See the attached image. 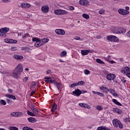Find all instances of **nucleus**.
Wrapping results in <instances>:
<instances>
[{"mask_svg": "<svg viewBox=\"0 0 130 130\" xmlns=\"http://www.w3.org/2000/svg\"><path fill=\"white\" fill-rule=\"evenodd\" d=\"M21 8H24L25 9H28L31 7V4L28 3H22L20 4Z\"/></svg>", "mask_w": 130, "mask_h": 130, "instance_id": "nucleus-13", "label": "nucleus"}, {"mask_svg": "<svg viewBox=\"0 0 130 130\" xmlns=\"http://www.w3.org/2000/svg\"><path fill=\"white\" fill-rule=\"evenodd\" d=\"M109 91H110V93L111 94H112V95H113L116 97H117V96H118L117 93H115V90L114 89L110 88Z\"/></svg>", "mask_w": 130, "mask_h": 130, "instance_id": "nucleus-19", "label": "nucleus"}, {"mask_svg": "<svg viewBox=\"0 0 130 130\" xmlns=\"http://www.w3.org/2000/svg\"><path fill=\"white\" fill-rule=\"evenodd\" d=\"M35 93H36V91H32L31 92V93H30V96H32V95H34V94H35Z\"/></svg>", "mask_w": 130, "mask_h": 130, "instance_id": "nucleus-61", "label": "nucleus"}, {"mask_svg": "<svg viewBox=\"0 0 130 130\" xmlns=\"http://www.w3.org/2000/svg\"><path fill=\"white\" fill-rule=\"evenodd\" d=\"M46 73H47V75H49L51 73V70H48L46 72Z\"/></svg>", "mask_w": 130, "mask_h": 130, "instance_id": "nucleus-60", "label": "nucleus"}, {"mask_svg": "<svg viewBox=\"0 0 130 130\" xmlns=\"http://www.w3.org/2000/svg\"><path fill=\"white\" fill-rule=\"evenodd\" d=\"M121 81L123 84H125V83L126 82V79H125V78H124V77H122V78H121Z\"/></svg>", "mask_w": 130, "mask_h": 130, "instance_id": "nucleus-45", "label": "nucleus"}, {"mask_svg": "<svg viewBox=\"0 0 130 130\" xmlns=\"http://www.w3.org/2000/svg\"><path fill=\"white\" fill-rule=\"evenodd\" d=\"M129 72L130 68L129 67H125L121 70V73H122L124 75H126V74H129Z\"/></svg>", "mask_w": 130, "mask_h": 130, "instance_id": "nucleus-8", "label": "nucleus"}, {"mask_svg": "<svg viewBox=\"0 0 130 130\" xmlns=\"http://www.w3.org/2000/svg\"><path fill=\"white\" fill-rule=\"evenodd\" d=\"M22 130H34V129L32 128H30L29 127L25 126V127H22Z\"/></svg>", "mask_w": 130, "mask_h": 130, "instance_id": "nucleus-43", "label": "nucleus"}, {"mask_svg": "<svg viewBox=\"0 0 130 130\" xmlns=\"http://www.w3.org/2000/svg\"><path fill=\"white\" fill-rule=\"evenodd\" d=\"M113 125L114 127H119L120 128H123V125L121 123V122L117 119H114L112 121Z\"/></svg>", "mask_w": 130, "mask_h": 130, "instance_id": "nucleus-2", "label": "nucleus"}, {"mask_svg": "<svg viewBox=\"0 0 130 130\" xmlns=\"http://www.w3.org/2000/svg\"><path fill=\"white\" fill-rule=\"evenodd\" d=\"M68 8L70 11H74V10H75V7L73 6H69Z\"/></svg>", "mask_w": 130, "mask_h": 130, "instance_id": "nucleus-52", "label": "nucleus"}, {"mask_svg": "<svg viewBox=\"0 0 130 130\" xmlns=\"http://www.w3.org/2000/svg\"><path fill=\"white\" fill-rule=\"evenodd\" d=\"M32 112L35 114H38V110L35 108H32Z\"/></svg>", "mask_w": 130, "mask_h": 130, "instance_id": "nucleus-40", "label": "nucleus"}, {"mask_svg": "<svg viewBox=\"0 0 130 130\" xmlns=\"http://www.w3.org/2000/svg\"><path fill=\"white\" fill-rule=\"evenodd\" d=\"M112 102L114 104H116V105H118V106H122V104H121L116 99H113Z\"/></svg>", "mask_w": 130, "mask_h": 130, "instance_id": "nucleus-22", "label": "nucleus"}, {"mask_svg": "<svg viewBox=\"0 0 130 130\" xmlns=\"http://www.w3.org/2000/svg\"><path fill=\"white\" fill-rule=\"evenodd\" d=\"M55 32L58 35H64V34H66L64 30L62 29H55Z\"/></svg>", "mask_w": 130, "mask_h": 130, "instance_id": "nucleus-11", "label": "nucleus"}, {"mask_svg": "<svg viewBox=\"0 0 130 130\" xmlns=\"http://www.w3.org/2000/svg\"><path fill=\"white\" fill-rule=\"evenodd\" d=\"M4 42H5L6 43L16 44L18 43V41H17V40H13L11 39H5L4 40Z\"/></svg>", "mask_w": 130, "mask_h": 130, "instance_id": "nucleus-10", "label": "nucleus"}, {"mask_svg": "<svg viewBox=\"0 0 130 130\" xmlns=\"http://www.w3.org/2000/svg\"><path fill=\"white\" fill-rule=\"evenodd\" d=\"M125 121L127 122H130V118H126Z\"/></svg>", "mask_w": 130, "mask_h": 130, "instance_id": "nucleus-58", "label": "nucleus"}, {"mask_svg": "<svg viewBox=\"0 0 130 130\" xmlns=\"http://www.w3.org/2000/svg\"><path fill=\"white\" fill-rule=\"evenodd\" d=\"M112 31L115 34H118V33H119V32L118 31V27H113V29H112Z\"/></svg>", "mask_w": 130, "mask_h": 130, "instance_id": "nucleus-25", "label": "nucleus"}, {"mask_svg": "<svg viewBox=\"0 0 130 130\" xmlns=\"http://www.w3.org/2000/svg\"><path fill=\"white\" fill-rule=\"evenodd\" d=\"M100 90L104 93H108L109 92V88L104 86H100Z\"/></svg>", "mask_w": 130, "mask_h": 130, "instance_id": "nucleus-12", "label": "nucleus"}, {"mask_svg": "<svg viewBox=\"0 0 130 130\" xmlns=\"http://www.w3.org/2000/svg\"><path fill=\"white\" fill-rule=\"evenodd\" d=\"M27 113L28 115H29L30 116H35L34 113H33L32 112H30L29 110L27 111Z\"/></svg>", "mask_w": 130, "mask_h": 130, "instance_id": "nucleus-36", "label": "nucleus"}, {"mask_svg": "<svg viewBox=\"0 0 130 130\" xmlns=\"http://www.w3.org/2000/svg\"><path fill=\"white\" fill-rule=\"evenodd\" d=\"M77 86H79V85H84L85 84V82L83 81H78L77 83H76Z\"/></svg>", "mask_w": 130, "mask_h": 130, "instance_id": "nucleus-44", "label": "nucleus"}, {"mask_svg": "<svg viewBox=\"0 0 130 130\" xmlns=\"http://www.w3.org/2000/svg\"><path fill=\"white\" fill-rule=\"evenodd\" d=\"M104 59H105V60H107V61H110L109 59H110V55H108L107 57H105Z\"/></svg>", "mask_w": 130, "mask_h": 130, "instance_id": "nucleus-50", "label": "nucleus"}, {"mask_svg": "<svg viewBox=\"0 0 130 130\" xmlns=\"http://www.w3.org/2000/svg\"><path fill=\"white\" fill-rule=\"evenodd\" d=\"M11 1L10 0H2V3H10Z\"/></svg>", "mask_w": 130, "mask_h": 130, "instance_id": "nucleus-56", "label": "nucleus"}, {"mask_svg": "<svg viewBox=\"0 0 130 130\" xmlns=\"http://www.w3.org/2000/svg\"><path fill=\"white\" fill-rule=\"evenodd\" d=\"M116 78V76L114 74H109L106 76V79L108 81H113Z\"/></svg>", "mask_w": 130, "mask_h": 130, "instance_id": "nucleus-7", "label": "nucleus"}, {"mask_svg": "<svg viewBox=\"0 0 130 130\" xmlns=\"http://www.w3.org/2000/svg\"><path fill=\"white\" fill-rule=\"evenodd\" d=\"M98 130H110V129L108 128V127L105 126V127H98Z\"/></svg>", "mask_w": 130, "mask_h": 130, "instance_id": "nucleus-30", "label": "nucleus"}, {"mask_svg": "<svg viewBox=\"0 0 130 130\" xmlns=\"http://www.w3.org/2000/svg\"><path fill=\"white\" fill-rule=\"evenodd\" d=\"M56 108H57V105H56L55 103H54L53 104L51 111H52V112H53V111L56 110Z\"/></svg>", "mask_w": 130, "mask_h": 130, "instance_id": "nucleus-26", "label": "nucleus"}, {"mask_svg": "<svg viewBox=\"0 0 130 130\" xmlns=\"http://www.w3.org/2000/svg\"><path fill=\"white\" fill-rule=\"evenodd\" d=\"M22 50H24L26 52H30V51H31V50L30 49V48L27 47H23L22 48Z\"/></svg>", "mask_w": 130, "mask_h": 130, "instance_id": "nucleus-29", "label": "nucleus"}, {"mask_svg": "<svg viewBox=\"0 0 130 130\" xmlns=\"http://www.w3.org/2000/svg\"><path fill=\"white\" fill-rule=\"evenodd\" d=\"M113 111H114V112H116V113H118V114H121V112H122L121 110H120L118 108H114Z\"/></svg>", "mask_w": 130, "mask_h": 130, "instance_id": "nucleus-27", "label": "nucleus"}, {"mask_svg": "<svg viewBox=\"0 0 130 130\" xmlns=\"http://www.w3.org/2000/svg\"><path fill=\"white\" fill-rule=\"evenodd\" d=\"M8 129H9V130H19V128L17 127L9 126L8 127Z\"/></svg>", "mask_w": 130, "mask_h": 130, "instance_id": "nucleus-35", "label": "nucleus"}, {"mask_svg": "<svg viewBox=\"0 0 130 130\" xmlns=\"http://www.w3.org/2000/svg\"><path fill=\"white\" fill-rule=\"evenodd\" d=\"M11 116H17V112L16 113H12L11 114Z\"/></svg>", "mask_w": 130, "mask_h": 130, "instance_id": "nucleus-57", "label": "nucleus"}, {"mask_svg": "<svg viewBox=\"0 0 130 130\" xmlns=\"http://www.w3.org/2000/svg\"><path fill=\"white\" fill-rule=\"evenodd\" d=\"M126 76L128 77V78H129V79H130V73L129 72L128 73L126 74Z\"/></svg>", "mask_w": 130, "mask_h": 130, "instance_id": "nucleus-64", "label": "nucleus"}, {"mask_svg": "<svg viewBox=\"0 0 130 130\" xmlns=\"http://www.w3.org/2000/svg\"><path fill=\"white\" fill-rule=\"evenodd\" d=\"M56 80L54 77H51L50 80H45V82L47 84H53V83L55 84V83H56V82H55Z\"/></svg>", "mask_w": 130, "mask_h": 130, "instance_id": "nucleus-14", "label": "nucleus"}, {"mask_svg": "<svg viewBox=\"0 0 130 130\" xmlns=\"http://www.w3.org/2000/svg\"><path fill=\"white\" fill-rule=\"evenodd\" d=\"M109 62L110 63H112V64H113V63H116V62H115V61H114L113 60L109 61Z\"/></svg>", "mask_w": 130, "mask_h": 130, "instance_id": "nucleus-55", "label": "nucleus"}, {"mask_svg": "<svg viewBox=\"0 0 130 130\" xmlns=\"http://www.w3.org/2000/svg\"><path fill=\"white\" fill-rule=\"evenodd\" d=\"M30 86L31 89H35V88H36V87H37V83H36V82H35V81H32V82L30 83Z\"/></svg>", "mask_w": 130, "mask_h": 130, "instance_id": "nucleus-24", "label": "nucleus"}, {"mask_svg": "<svg viewBox=\"0 0 130 130\" xmlns=\"http://www.w3.org/2000/svg\"><path fill=\"white\" fill-rule=\"evenodd\" d=\"M23 72V65L19 63L13 71V76L15 79H18Z\"/></svg>", "mask_w": 130, "mask_h": 130, "instance_id": "nucleus-1", "label": "nucleus"}, {"mask_svg": "<svg viewBox=\"0 0 130 130\" xmlns=\"http://www.w3.org/2000/svg\"><path fill=\"white\" fill-rule=\"evenodd\" d=\"M97 95H98L99 96H100V97H104V94H103V93L100 92H98Z\"/></svg>", "mask_w": 130, "mask_h": 130, "instance_id": "nucleus-53", "label": "nucleus"}, {"mask_svg": "<svg viewBox=\"0 0 130 130\" xmlns=\"http://www.w3.org/2000/svg\"><path fill=\"white\" fill-rule=\"evenodd\" d=\"M66 54L67 52L66 51H63L62 52H61L60 55L61 57H63V56H66Z\"/></svg>", "mask_w": 130, "mask_h": 130, "instance_id": "nucleus-37", "label": "nucleus"}, {"mask_svg": "<svg viewBox=\"0 0 130 130\" xmlns=\"http://www.w3.org/2000/svg\"><path fill=\"white\" fill-rule=\"evenodd\" d=\"M13 57L15 58V59H18V60H20V59H23L24 58L23 56L19 55H14Z\"/></svg>", "mask_w": 130, "mask_h": 130, "instance_id": "nucleus-20", "label": "nucleus"}, {"mask_svg": "<svg viewBox=\"0 0 130 130\" xmlns=\"http://www.w3.org/2000/svg\"><path fill=\"white\" fill-rule=\"evenodd\" d=\"M5 97H7V98H9V99H12L13 100H16V96L12 94H6Z\"/></svg>", "mask_w": 130, "mask_h": 130, "instance_id": "nucleus-21", "label": "nucleus"}, {"mask_svg": "<svg viewBox=\"0 0 130 130\" xmlns=\"http://www.w3.org/2000/svg\"><path fill=\"white\" fill-rule=\"evenodd\" d=\"M84 73L85 75H90V71H89L87 69H85L84 70Z\"/></svg>", "mask_w": 130, "mask_h": 130, "instance_id": "nucleus-41", "label": "nucleus"}, {"mask_svg": "<svg viewBox=\"0 0 130 130\" xmlns=\"http://www.w3.org/2000/svg\"><path fill=\"white\" fill-rule=\"evenodd\" d=\"M82 17L83 18H84L85 19H86L87 20H88V19H89L90 16H89V15H88V14H83L82 15Z\"/></svg>", "mask_w": 130, "mask_h": 130, "instance_id": "nucleus-39", "label": "nucleus"}, {"mask_svg": "<svg viewBox=\"0 0 130 130\" xmlns=\"http://www.w3.org/2000/svg\"><path fill=\"white\" fill-rule=\"evenodd\" d=\"M41 41L42 42V43L43 45L45 44V43H47V42L49 41V39H48V38H45L41 40Z\"/></svg>", "mask_w": 130, "mask_h": 130, "instance_id": "nucleus-28", "label": "nucleus"}, {"mask_svg": "<svg viewBox=\"0 0 130 130\" xmlns=\"http://www.w3.org/2000/svg\"><path fill=\"white\" fill-rule=\"evenodd\" d=\"M125 11H127V12H128V11H129V7H125Z\"/></svg>", "mask_w": 130, "mask_h": 130, "instance_id": "nucleus-62", "label": "nucleus"}, {"mask_svg": "<svg viewBox=\"0 0 130 130\" xmlns=\"http://www.w3.org/2000/svg\"><path fill=\"white\" fill-rule=\"evenodd\" d=\"M28 80H29V78L28 77H25L22 79L23 82L24 83H26Z\"/></svg>", "mask_w": 130, "mask_h": 130, "instance_id": "nucleus-48", "label": "nucleus"}, {"mask_svg": "<svg viewBox=\"0 0 130 130\" xmlns=\"http://www.w3.org/2000/svg\"><path fill=\"white\" fill-rule=\"evenodd\" d=\"M79 106H81V107H84V108H86L88 106L87 104H84V103H79Z\"/></svg>", "mask_w": 130, "mask_h": 130, "instance_id": "nucleus-32", "label": "nucleus"}, {"mask_svg": "<svg viewBox=\"0 0 130 130\" xmlns=\"http://www.w3.org/2000/svg\"><path fill=\"white\" fill-rule=\"evenodd\" d=\"M32 42H36L34 45L35 47H40V46L43 45L41 40L38 38H32Z\"/></svg>", "mask_w": 130, "mask_h": 130, "instance_id": "nucleus-3", "label": "nucleus"}, {"mask_svg": "<svg viewBox=\"0 0 130 130\" xmlns=\"http://www.w3.org/2000/svg\"><path fill=\"white\" fill-rule=\"evenodd\" d=\"M23 115V113L17 112H16V116H22Z\"/></svg>", "mask_w": 130, "mask_h": 130, "instance_id": "nucleus-49", "label": "nucleus"}, {"mask_svg": "<svg viewBox=\"0 0 130 130\" xmlns=\"http://www.w3.org/2000/svg\"><path fill=\"white\" fill-rule=\"evenodd\" d=\"M50 79H51V77H44V80H45V81H49V80H50Z\"/></svg>", "mask_w": 130, "mask_h": 130, "instance_id": "nucleus-54", "label": "nucleus"}, {"mask_svg": "<svg viewBox=\"0 0 130 130\" xmlns=\"http://www.w3.org/2000/svg\"><path fill=\"white\" fill-rule=\"evenodd\" d=\"M74 39L75 40H80V39H81V38L80 37H75L74 38Z\"/></svg>", "mask_w": 130, "mask_h": 130, "instance_id": "nucleus-59", "label": "nucleus"}, {"mask_svg": "<svg viewBox=\"0 0 130 130\" xmlns=\"http://www.w3.org/2000/svg\"><path fill=\"white\" fill-rule=\"evenodd\" d=\"M56 85V87H57L58 90H60V88H61V85H60V84H59L58 82H55V84Z\"/></svg>", "mask_w": 130, "mask_h": 130, "instance_id": "nucleus-33", "label": "nucleus"}, {"mask_svg": "<svg viewBox=\"0 0 130 130\" xmlns=\"http://www.w3.org/2000/svg\"><path fill=\"white\" fill-rule=\"evenodd\" d=\"M99 13L100 15H103V14L105 13V10L104 9H101V10L99 11Z\"/></svg>", "mask_w": 130, "mask_h": 130, "instance_id": "nucleus-47", "label": "nucleus"}, {"mask_svg": "<svg viewBox=\"0 0 130 130\" xmlns=\"http://www.w3.org/2000/svg\"><path fill=\"white\" fill-rule=\"evenodd\" d=\"M120 30L121 34H123V33H125V32H126V29L124 27H120Z\"/></svg>", "mask_w": 130, "mask_h": 130, "instance_id": "nucleus-34", "label": "nucleus"}, {"mask_svg": "<svg viewBox=\"0 0 130 130\" xmlns=\"http://www.w3.org/2000/svg\"><path fill=\"white\" fill-rule=\"evenodd\" d=\"M28 37H30V35H29V34L26 33L23 35V36L22 37V39H25V38H28Z\"/></svg>", "mask_w": 130, "mask_h": 130, "instance_id": "nucleus-38", "label": "nucleus"}, {"mask_svg": "<svg viewBox=\"0 0 130 130\" xmlns=\"http://www.w3.org/2000/svg\"><path fill=\"white\" fill-rule=\"evenodd\" d=\"M0 103L2 104V105H7V103L6 102V101L4 100H1L0 101Z\"/></svg>", "mask_w": 130, "mask_h": 130, "instance_id": "nucleus-42", "label": "nucleus"}, {"mask_svg": "<svg viewBox=\"0 0 130 130\" xmlns=\"http://www.w3.org/2000/svg\"><path fill=\"white\" fill-rule=\"evenodd\" d=\"M41 10L43 12L47 13L49 11V7L48 6H44L42 7Z\"/></svg>", "mask_w": 130, "mask_h": 130, "instance_id": "nucleus-16", "label": "nucleus"}, {"mask_svg": "<svg viewBox=\"0 0 130 130\" xmlns=\"http://www.w3.org/2000/svg\"><path fill=\"white\" fill-rule=\"evenodd\" d=\"M72 93V94L74 95V96H77V97H79V96L82 94V90L78 88L73 91Z\"/></svg>", "mask_w": 130, "mask_h": 130, "instance_id": "nucleus-9", "label": "nucleus"}, {"mask_svg": "<svg viewBox=\"0 0 130 130\" xmlns=\"http://www.w3.org/2000/svg\"><path fill=\"white\" fill-rule=\"evenodd\" d=\"M107 39L109 41H113V42H118V41H119V39H118V38L115 36L112 35L108 36L107 37Z\"/></svg>", "mask_w": 130, "mask_h": 130, "instance_id": "nucleus-5", "label": "nucleus"}, {"mask_svg": "<svg viewBox=\"0 0 130 130\" xmlns=\"http://www.w3.org/2000/svg\"><path fill=\"white\" fill-rule=\"evenodd\" d=\"M54 14L58 16H62V15H67V14H69V12L67 11V10L57 9L54 10Z\"/></svg>", "mask_w": 130, "mask_h": 130, "instance_id": "nucleus-4", "label": "nucleus"}, {"mask_svg": "<svg viewBox=\"0 0 130 130\" xmlns=\"http://www.w3.org/2000/svg\"><path fill=\"white\" fill-rule=\"evenodd\" d=\"M89 52H90L89 50H81L82 55H88V54H89Z\"/></svg>", "mask_w": 130, "mask_h": 130, "instance_id": "nucleus-18", "label": "nucleus"}, {"mask_svg": "<svg viewBox=\"0 0 130 130\" xmlns=\"http://www.w3.org/2000/svg\"><path fill=\"white\" fill-rule=\"evenodd\" d=\"M96 61L98 62V63H100L101 64H105V62L100 59H96Z\"/></svg>", "mask_w": 130, "mask_h": 130, "instance_id": "nucleus-31", "label": "nucleus"}, {"mask_svg": "<svg viewBox=\"0 0 130 130\" xmlns=\"http://www.w3.org/2000/svg\"><path fill=\"white\" fill-rule=\"evenodd\" d=\"M27 120L29 121V122L31 123L36 122V121H37V120H36V119L34 117L28 118Z\"/></svg>", "mask_w": 130, "mask_h": 130, "instance_id": "nucleus-23", "label": "nucleus"}, {"mask_svg": "<svg viewBox=\"0 0 130 130\" xmlns=\"http://www.w3.org/2000/svg\"><path fill=\"white\" fill-rule=\"evenodd\" d=\"M85 93H87V90H81V94H85Z\"/></svg>", "mask_w": 130, "mask_h": 130, "instance_id": "nucleus-63", "label": "nucleus"}, {"mask_svg": "<svg viewBox=\"0 0 130 130\" xmlns=\"http://www.w3.org/2000/svg\"><path fill=\"white\" fill-rule=\"evenodd\" d=\"M10 29L8 27H3L0 29V33H8Z\"/></svg>", "mask_w": 130, "mask_h": 130, "instance_id": "nucleus-17", "label": "nucleus"}, {"mask_svg": "<svg viewBox=\"0 0 130 130\" xmlns=\"http://www.w3.org/2000/svg\"><path fill=\"white\" fill-rule=\"evenodd\" d=\"M118 13L120 15H122V16H127V15L129 14V11H127V10H125V9L120 8L118 10Z\"/></svg>", "mask_w": 130, "mask_h": 130, "instance_id": "nucleus-6", "label": "nucleus"}, {"mask_svg": "<svg viewBox=\"0 0 130 130\" xmlns=\"http://www.w3.org/2000/svg\"><path fill=\"white\" fill-rule=\"evenodd\" d=\"M97 110H99V111H101V110H103V108L101 106H98L96 107Z\"/></svg>", "mask_w": 130, "mask_h": 130, "instance_id": "nucleus-46", "label": "nucleus"}, {"mask_svg": "<svg viewBox=\"0 0 130 130\" xmlns=\"http://www.w3.org/2000/svg\"><path fill=\"white\" fill-rule=\"evenodd\" d=\"M76 86H78L77 83H74L70 85V88H74V87H76Z\"/></svg>", "mask_w": 130, "mask_h": 130, "instance_id": "nucleus-51", "label": "nucleus"}, {"mask_svg": "<svg viewBox=\"0 0 130 130\" xmlns=\"http://www.w3.org/2000/svg\"><path fill=\"white\" fill-rule=\"evenodd\" d=\"M79 4L81 6H87L89 5V1L88 0H80L79 1Z\"/></svg>", "mask_w": 130, "mask_h": 130, "instance_id": "nucleus-15", "label": "nucleus"}]
</instances>
